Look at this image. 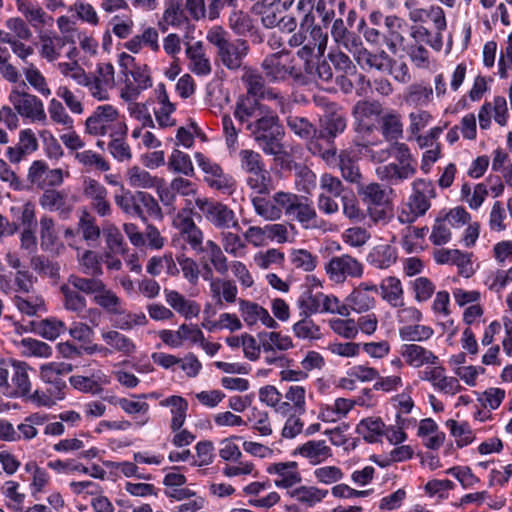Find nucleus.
<instances>
[{
  "instance_id": "obj_1",
  "label": "nucleus",
  "mask_w": 512,
  "mask_h": 512,
  "mask_svg": "<svg viewBox=\"0 0 512 512\" xmlns=\"http://www.w3.org/2000/svg\"><path fill=\"white\" fill-rule=\"evenodd\" d=\"M392 154L397 162H390L376 167L377 177L391 185H398L411 179L417 172V161L411 155L409 147L405 143L397 142L391 145L390 151H382L379 160H383Z\"/></svg>"
},
{
  "instance_id": "obj_2",
  "label": "nucleus",
  "mask_w": 512,
  "mask_h": 512,
  "mask_svg": "<svg viewBox=\"0 0 512 512\" xmlns=\"http://www.w3.org/2000/svg\"><path fill=\"white\" fill-rule=\"evenodd\" d=\"M206 39L216 48L218 59L229 70L239 69L249 52V44L246 40L240 38L232 40L230 34L220 26L209 29Z\"/></svg>"
},
{
  "instance_id": "obj_3",
  "label": "nucleus",
  "mask_w": 512,
  "mask_h": 512,
  "mask_svg": "<svg viewBox=\"0 0 512 512\" xmlns=\"http://www.w3.org/2000/svg\"><path fill=\"white\" fill-rule=\"evenodd\" d=\"M246 130L265 154L277 156L282 153L283 147L279 142L281 125L271 108H267L260 117L249 122Z\"/></svg>"
},
{
  "instance_id": "obj_4",
  "label": "nucleus",
  "mask_w": 512,
  "mask_h": 512,
  "mask_svg": "<svg viewBox=\"0 0 512 512\" xmlns=\"http://www.w3.org/2000/svg\"><path fill=\"white\" fill-rule=\"evenodd\" d=\"M300 315L318 313L338 314L344 317L350 315L349 308L334 295H326L312 286H304L297 301Z\"/></svg>"
},
{
  "instance_id": "obj_5",
  "label": "nucleus",
  "mask_w": 512,
  "mask_h": 512,
  "mask_svg": "<svg viewBox=\"0 0 512 512\" xmlns=\"http://www.w3.org/2000/svg\"><path fill=\"white\" fill-rule=\"evenodd\" d=\"M85 131L94 136H124L125 125L119 119L117 109L110 105H100L85 121Z\"/></svg>"
},
{
  "instance_id": "obj_6",
  "label": "nucleus",
  "mask_w": 512,
  "mask_h": 512,
  "mask_svg": "<svg viewBox=\"0 0 512 512\" xmlns=\"http://www.w3.org/2000/svg\"><path fill=\"white\" fill-rule=\"evenodd\" d=\"M26 83L21 82L19 87H15L9 94V101L16 111L17 115L29 119L34 123H47V114L45 112L43 101L36 95L26 91Z\"/></svg>"
},
{
  "instance_id": "obj_7",
  "label": "nucleus",
  "mask_w": 512,
  "mask_h": 512,
  "mask_svg": "<svg viewBox=\"0 0 512 512\" xmlns=\"http://www.w3.org/2000/svg\"><path fill=\"white\" fill-rule=\"evenodd\" d=\"M261 67L269 82H284L288 78L300 81L302 74L294 65V59L287 51L272 53L264 58Z\"/></svg>"
},
{
  "instance_id": "obj_8",
  "label": "nucleus",
  "mask_w": 512,
  "mask_h": 512,
  "mask_svg": "<svg viewBox=\"0 0 512 512\" xmlns=\"http://www.w3.org/2000/svg\"><path fill=\"white\" fill-rule=\"evenodd\" d=\"M195 205L203 217L217 229H239L235 212L226 204L207 197H197Z\"/></svg>"
},
{
  "instance_id": "obj_9",
  "label": "nucleus",
  "mask_w": 512,
  "mask_h": 512,
  "mask_svg": "<svg viewBox=\"0 0 512 512\" xmlns=\"http://www.w3.org/2000/svg\"><path fill=\"white\" fill-rule=\"evenodd\" d=\"M284 205L285 215L297 221L302 228L314 229L319 226L320 218L310 198L287 192V199Z\"/></svg>"
},
{
  "instance_id": "obj_10",
  "label": "nucleus",
  "mask_w": 512,
  "mask_h": 512,
  "mask_svg": "<svg viewBox=\"0 0 512 512\" xmlns=\"http://www.w3.org/2000/svg\"><path fill=\"white\" fill-rule=\"evenodd\" d=\"M194 157L197 165L205 174L204 181L211 189L226 195H231L235 191V179L230 174L225 173L218 163L200 152H196Z\"/></svg>"
},
{
  "instance_id": "obj_11",
  "label": "nucleus",
  "mask_w": 512,
  "mask_h": 512,
  "mask_svg": "<svg viewBox=\"0 0 512 512\" xmlns=\"http://www.w3.org/2000/svg\"><path fill=\"white\" fill-rule=\"evenodd\" d=\"M325 271L329 279L335 283H343L347 278H360L363 275V264L349 254L333 256L326 264Z\"/></svg>"
},
{
  "instance_id": "obj_12",
  "label": "nucleus",
  "mask_w": 512,
  "mask_h": 512,
  "mask_svg": "<svg viewBox=\"0 0 512 512\" xmlns=\"http://www.w3.org/2000/svg\"><path fill=\"white\" fill-rule=\"evenodd\" d=\"M82 194L89 201L90 208L100 217H110L113 213L107 188L98 180L85 177L82 182Z\"/></svg>"
},
{
  "instance_id": "obj_13",
  "label": "nucleus",
  "mask_w": 512,
  "mask_h": 512,
  "mask_svg": "<svg viewBox=\"0 0 512 512\" xmlns=\"http://www.w3.org/2000/svg\"><path fill=\"white\" fill-rule=\"evenodd\" d=\"M268 195H250V200L255 213L266 221H277L282 218L285 211L287 192L278 191L271 197Z\"/></svg>"
},
{
  "instance_id": "obj_14",
  "label": "nucleus",
  "mask_w": 512,
  "mask_h": 512,
  "mask_svg": "<svg viewBox=\"0 0 512 512\" xmlns=\"http://www.w3.org/2000/svg\"><path fill=\"white\" fill-rule=\"evenodd\" d=\"M114 67L111 63H100L97 65L95 73L91 74L86 87L90 95L98 100L105 101L109 99V90L114 87Z\"/></svg>"
},
{
  "instance_id": "obj_15",
  "label": "nucleus",
  "mask_w": 512,
  "mask_h": 512,
  "mask_svg": "<svg viewBox=\"0 0 512 512\" xmlns=\"http://www.w3.org/2000/svg\"><path fill=\"white\" fill-rule=\"evenodd\" d=\"M206 254V260H201L202 278L211 280L213 272L226 275L229 271L228 258L225 256L221 246L213 240H207L204 248L200 251Z\"/></svg>"
},
{
  "instance_id": "obj_16",
  "label": "nucleus",
  "mask_w": 512,
  "mask_h": 512,
  "mask_svg": "<svg viewBox=\"0 0 512 512\" xmlns=\"http://www.w3.org/2000/svg\"><path fill=\"white\" fill-rule=\"evenodd\" d=\"M73 366L66 362H49L40 366V378L49 389L52 390L58 398H65V390L67 388L64 379L71 371Z\"/></svg>"
},
{
  "instance_id": "obj_17",
  "label": "nucleus",
  "mask_w": 512,
  "mask_h": 512,
  "mask_svg": "<svg viewBox=\"0 0 512 512\" xmlns=\"http://www.w3.org/2000/svg\"><path fill=\"white\" fill-rule=\"evenodd\" d=\"M252 12L261 16L263 25L273 28L284 20V12L295 0H253Z\"/></svg>"
},
{
  "instance_id": "obj_18",
  "label": "nucleus",
  "mask_w": 512,
  "mask_h": 512,
  "mask_svg": "<svg viewBox=\"0 0 512 512\" xmlns=\"http://www.w3.org/2000/svg\"><path fill=\"white\" fill-rule=\"evenodd\" d=\"M384 112L383 105L377 100H360L352 109L358 132H372L375 129L374 121Z\"/></svg>"
},
{
  "instance_id": "obj_19",
  "label": "nucleus",
  "mask_w": 512,
  "mask_h": 512,
  "mask_svg": "<svg viewBox=\"0 0 512 512\" xmlns=\"http://www.w3.org/2000/svg\"><path fill=\"white\" fill-rule=\"evenodd\" d=\"M151 86L152 79L148 67L146 65L133 67L125 76L121 98L125 101H134Z\"/></svg>"
},
{
  "instance_id": "obj_20",
  "label": "nucleus",
  "mask_w": 512,
  "mask_h": 512,
  "mask_svg": "<svg viewBox=\"0 0 512 512\" xmlns=\"http://www.w3.org/2000/svg\"><path fill=\"white\" fill-rule=\"evenodd\" d=\"M27 179L32 186L41 189L60 186L64 180V172L60 168L50 169L43 160H35L28 169Z\"/></svg>"
},
{
  "instance_id": "obj_21",
  "label": "nucleus",
  "mask_w": 512,
  "mask_h": 512,
  "mask_svg": "<svg viewBox=\"0 0 512 512\" xmlns=\"http://www.w3.org/2000/svg\"><path fill=\"white\" fill-rule=\"evenodd\" d=\"M436 191L431 181L418 178L412 183V193L408 198V208L420 217L425 215L431 207V199L435 198Z\"/></svg>"
},
{
  "instance_id": "obj_22",
  "label": "nucleus",
  "mask_w": 512,
  "mask_h": 512,
  "mask_svg": "<svg viewBox=\"0 0 512 512\" xmlns=\"http://www.w3.org/2000/svg\"><path fill=\"white\" fill-rule=\"evenodd\" d=\"M266 472L275 476L274 485L279 489L290 491L302 481L298 464L295 461L272 463L268 465Z\"/></svg>"
},
{
  "instance_id": "obj_23",
  "label": "nucleus",
  "mask_w": 512,
  "mask_h": 512,
  "mask_svg": "<svg viewBox=\"0 0 512 512\" xmlns=\"http://www.w3.org/2000/svg\"><path fill=\"white\" fill-rule=\"evenodd\" d=\"M419 378L430 382L435 390L447 395L453 396L462 389L457 378L445 375V368L440 363L419 372Z\"/></svg>"
},
{
  "instance_id": "obj_24",
  "label": "nucleus",
  "mask_w": 512,
  "mask_h": 512,
  "mask_svg": "<svg viewBox=\"0 0 512 512\" xmlns=\"http://www.w3.org/2000/svg\"><path fill=\"white\" fill-rule=\"evenodd\" d=\"M400 355L405 364L412 368H421L423 366L430 368L439 364V357L432 350L416 343L401 345Z\"/></svg>"
},
{
  "instance_id": "obj_25",
  "label": "nucleus",
  "mask_w": 512,
  "mask_h": 512,
  "mask_svg": "<svg viewBox=\"0 0 512 512\" xmlns=\"http://www.w3.org/2000/svg\"><path fill=\"white\" fill-rule=\"evenodd\" d=\"M271 487L270 481L264 482H251L243 488V494L248 499V504L255 508L270 509L281 500L280 494L276 491H271L265 496L260 494Z\"/></svg>"
},
{
  "instance_id": "obj_26",
  "label": "nucleus",
  "mask_w": 512,
  "mask_h": 512,
  "mask_svg": "<svg viewBox=\"0 0 512 512\" xmlns=\"http://www.w3.org/2000/svg\"><path fill=\"white\" fill-rule=\"evenodd\" d=\"M434 260L437 264L457 266L459 274L466 278L471 277L475 272L471 253L462 252L458 249H438L434 252Z\"/></svg>"
},
{
  "instance_id": "obj_27",
  "label": "nucleus",
  "mask_w": 512,
  "mask_h": 512,
  "mask_svg": "<svg viewBox=\"0 0 512 512\" xmlns=\"http://www.w3.org/2000/svg\"><path fill=\"white\" fill-rule=\"evenodd\" d=\"M239 311L247 326H254L260 321L267 328L278 327V323L269 312L257 303L240 299Z\"/></svg>"
},
{
  "instance_id": "obj_28",
  "label": "nucleus",
  "mask_w": 512,
  "mask_h": 512,
  "mask_svg": "<svg viewBox=\"0 0 512 512\" xmlns=\"http://www.w3.org/2000/svg\"><path fill=\"white\" fill-rule=\"evenodd\" d=\"M16 6L31 27L39 33L43 32L45 27L52 26L53 18L39 5L28 0H16Z\"/></svg>"
},
{
  "instance_id": "obj_29",
  "label": "nucleus",
  "mask_w": 512,
  "mask_h": 512,
  "mask_svg": "<svg viewBox=\"0 0 512 512\" xmlns=\"http://www.w3.org/2000/svg\"><path fill=\"white\" fill-rule=\"evenodd\" d=\"M387 29L386 34L383 36V41L388 50L392 54H396L399 48L404 47L405 38L403 33L406 30L407 23L404 19L395 15L387 16L384 20Z\"/></svg>"
},
{
  "instance_id": "obj_30",
  "label": "nucleus",
  "mask_w": 512,
  "mask_h": 512,
  "mask_svg": "<svg viewBox=\"0 0 512 512\" xmlns=\"http://www.w3.org/2000/svg\"><path fill=\"white\" fill-rule=\"evenodd\" d=\"M164 7L162 19L158 23L162 32H166L170 26L180 28L189 24L183 8V0H165Z\"/></svg>"
},
{
  "instance_id": "obj_31",
  "label": "nucleus",
  "mask_w": 512,
  "mask_h": 512,
  "mask_svg": "<svg viewBox=\"0 0 512 512\" xmlns=\"http://www.w3.org/2000/svg\"><path fill=\"white\" fill-rule=\"evenodd\" d=\"M39 39V56L51 63L61 57L62 50L66 45V38L55 32H40Z\"/></svg>"
},
{
  "instance_id": "obj_32",
  "label": "nucleus",
  "mask_w": 512,
  "mask_h": 512,
  "mask_svg": "<svg viewBox=\"0 0 512 512\" xmlns=\"http://www.w3.org/2000/svg\"><path fill=\"white\" fill-rule=\"evenodd\" d=\"M163 292L165 301L171 307V310L176 311L186 320L197 317L200 314L201 308L196 301L186 299L176 290L165 288Z\"/></svg>"
},
{
  "instance_id": "obj_33",
  "label": "nucleus",
  "mask_w": 512,
  "mask_h": 512,
  "mask_svg": "<svg viewBox=\"0 0 512 512\" xmlns=\"http://www.w3.org/2000/svg\"><path fill=\"white\" fill-rule=\"evenodd\" d=\"M413 23H425L431 20L435 31L441 35L447 28V20L444 10L438 5H430L428 8H414L408 14Z\"/></svg>"
},
{
  "instance_id": "obj_34",
  "label": "nucleus",
  "mask_w": 512,
  "mask_h": 512,
  "mask_svg": "<svg viewBox=\"0 0 512 512\" xmlns=\"http://www.w3.org/2000/svg\"><path fill=\"white\" fill-rule=\"evenodd\" d=\"M186 56L189 60V69L196 75L207 76L211 73L210 59L207 57L204 45L201 41L187 44Z\"/></svg>"
},
{
  "instance_id": "obj_35",
  "label": "nucleus",
  "mask_w": 512,
  "mask_h": 512,
  "mask_svg": "<svg viewBox=\"0 0 512 512\" xmlns=\"http://www.w3.org/2000/svg\"><path fill=\"white\" fill-rule=\"evenodd\" d=\"M328 493L327 489L307 485L298 486L287 492L291 498L304 508L315 507L328 496Z\"/></svg>"
},
{
  "instance_id": "obj_36",
  "label": "nucleus",
  "mask_w": 512,
  "mask_h": 512,
  "mask_svg": "<svg viewBox=\"0 0 512 512\" xmlns=\"http://www.w3.org/2000/svg\"><path fill=\"white\" fill-rule=\"evenodd\" d=\"M295 453L306 458L312 465L323 463L332 457V450L325 440H309L298 446Z\"/></svg>"
},
{
  "instance_id": "obj_37",
  "label": "nucleus",
  "mask_w": 512,
  "mask_h": 512,
  "mask_svg": "<svg viewBox=\"0 0 512 512\" xmlns=\"http://www.w3.org/2000/svg\"><path fill=\"white\" fill-rule=\"evenodd\" d=\"M137 210L134 217L147 221L148 218L162 220L163 213L158 200L150 193L144 191H136Z\"/></svg>"
},
{
  "instance_id": "obj_38",
  "label": "nucleus",
  "mask_w": 512,
  "mask_h": 512,
  "mask_svg": "<svg viewBox=\"0 0 512 512\" xmlns=\"http://www.w3.org/2000/svg\"><path fill=\"white\" fill-rule=\"evenodd\" d=\"M101 338L111 348V353L118 352L125 356H131L136 352L137 347L134 341L116 330H102Z\"/></svg>"
},
{
  "instance_id": "obj_39",
  "label": "nucleus",
  "mask_w": 512,
  "mask_h": 512,
  "mask_svg": "<svg viewBox=\"0 0 512 512\" xmlns=\"http://www.w3.org/2000/svg\"><path fill=\"white\" fill-rule=\"evenodd\" d=\"M93 301L110 315H122L125 312V306L121 298L114 291L108 289L104 282L99 292H96L93 296Z\"/></svg>"
},
{
  "instance_id": "obj_40",
  "label": "nucleus",
  "mask_w": 512,
  "mask_h": 512,
  "mask_svg": "<svg viewBox=\"0 0 512 512\" xmlns=\"http://www.w3.org/2000/svg\"><path fill=\"white\" fill-rule=\"evenodd\" d=\"M366 260L374 268L388 269L397 261V250L389 244H379L370 250Z\"/></svg>"
},
{
  "instance_id": "obj_41",
  "label": "nucleus",
  "mask_w": 512,
  "mask_h": 512,
  "mask_svg": "<svg viewBox=\"0 0 512 512\" xmlns=\"http://www.w3.org/2000/svg\"><path fill=\"white\" fill-rule=\"evenodd\" d=\"M380 294L392 307L404 306V290L399 278L395 276H388L382 279L380 286Z\"/></svg>"
},
{
  "instance_id": "obj_42",
  "label": "nucleus",
  "mask_w": 512,
  "mask_h": 512,
  "mask_svg": "<svg viewBox=\"0 0 512 512\" xmlns=\"http://www.w3.org/2000/svg\"><path fill=\"white\" fill-rule=\"evenodd\" d=\"M161 406L170 407L171 423L170 428L172 431L181 429L186 421L188 402L181 396L173 395L165 398L160 402Z\"/></svg>"
},
{
  "instance_id": "obj_43",
  "label": "nucleus",
  "mask_w": 512,
  "mask_h": 512,
  "mask_svg": "<svg viewBox=\"0 0 512 512\" xmlns=\"http://www.w3.org/2000/svg\"><path fill=\"white\" fill-rule=\"evenodd\" d=\"M69 383L80 392L98 395L103 391L102 384H106L107 380L106 376L101 371H98L91 377L73 375L69 378Z\"/></svg>"
},
{
  "instance_id": "obj_44",
  "label": "nucleus",
  "mask_w": 512,
  "mask_h": 512,
  "mask_svg": "<svg viewBox=\"0 0 512 512\" xmlns=\"http://www.w3.org/2000/svg\"><path fill=\"white\" fill-rule=\"evenodd\" d=\"M380 129L383 137L388 141H396L403 136V123L401 115L396 110L383 112L380 117Z\"/></svg>"
},
{
  "instance_id": "obj_45",
  "label": "nucleus",
  "mask_w": 512,
  "mask_h": 512,
  "mask_svg": "<svg viewBox=\"0 0 512 512\" xmlns=\"http://www.w3.org/2000/svg\"><path fill=\"white\" fill-rule=\"evenodd\" d=\"M246 183L251 190L250 195H270L275 190L272 175L266 168L249 174Z\"/></svg>"
},
{
  "instance_id": "obj_46",
  "label": "nucleus",
  "mask_w": 512,
  "mask_h": 512,
  "mask_svg": "<svg viewBox=\"0 0 512 512\" xmlns=\"http://www.w3.org/2000/svg\"><path fill=\"white\" fill-rule=\"evenodd\" d=\"M49 419L50 415L42 412H35L26 416L16 429L19 440L29 441L34 439L38 435L37 427L46 424Z\"/></svg>"
},
{
  "instance_id": "obj_47",
  "label": "nucleus",
  "mask_w": 512,
  "mask_h": 512,
  "mask_svg": "<svg viewBox=\"0 0 512 512\" xmlns=\"http://www.w3.org/2000/svg\"><path fill=\"white\" fill-rule=\"evenodd\" d=\"M25 471L30 474V493L35 499H38L37 495L44 492L45 488L49 485L50 475L35 461L27 462L25 464Z\"/></svg>"
},
{
  "instance_id": "obj_48",
  "label": "nucleus",
  "mask_w": 512,
  "mask_h": 512,
  "mask_svg": "<svg viewBox=\"0 0 512 512\" xmlns=\"http://www.w3.org/2000/svg\"><path fill=\"white\" fill-rule=\"evenodd\" d=\"M126 180L130 187L139 189H153L163 178L151 175L147 170L132 166L126 172Z\"/></svg>"
},
{
  "instance_id": "obj_49",
  "label": "nucleus",
  "mask_w": 512,
  "mask_h": 512,
  "mask_svg": "<svg viewBox=\"0 0 512 512\" xmlns=\"http://www.w3.org/2000/svg\"><path fill=\"white\" fill-rule=\"evenodd\" d=\"M77 261L83 274L89 276H101L103 274L102 256L98 252L77 248Z\"/></svg>"
},
{
  "instance_id": "obj_50",
  "label": "nucleus",
  "mask_w": 512,
  "mask_h": 512,
  "mask_svg": "<svg viewBox=\"0 0 512 512\" xmlns=\"http://www.w3.org/2000/svg\"><path fill=\"white\" fill-rule=\"evenodd\" d=\"M269 108L267 105L260 104L257 100H242L237 102L234 110L235 118L245 126L260 117L264 111Z\"/></svg>"
},
{
  "instance_id": "obj_51",
  "label": "nucleus",
  "mask_w": 512,
  "mask_h": 512,
  "mask_svg": "<svg viewBox=\"0 0 512 512\" xmlns=\"http://www.w3.org/2000/svg\"><path fill=\"white\" fill-rule=\"evenodd\" d=\"M423 23H414L409 29L410 37L414 40V44L425 43L436 51H440L443 46V35L439 32L433 34Z\"/></svg>"
},
{
  "instance_id": "obj_52",
  "label": "nucleus",
  "mask_w": 512,
  "mask_h": 512,
  "mask_svg": "<svg viewBox=\"0 0 512 512\" xmlns=\"http://www.w3.org/2000/svg\"><path fill=\"white\" fill-rule=\"evenodd\" d=\"M311 37L312 42H308L297 52V55L307 64L315 54V50H317V56H322L324 54L328 40L327 34L323 33L321 28H313L311 31Z\"/></svg>"
},
{
  "instance_id": "obj_53",
  "label": "nucleus",
  "mask_w": 512,
  "mask_h": 512,
  "mask_svg": "<svg viewBox=\"0 0 512 512\" xmlns=\"http://www.w3.org/2000/svg\"><path fill=\"white\" fill-rule=\"evenodd\" d=\"M60 292L63 296L64 308L75 313L77 316H81L87 307L86 298L67 283L60 286Z\"/></svg>"
},
{
  "instance_id": "obj_54",
  "label": "nucleus",
  "mask_w": 512,
  "mask_h": 512,
  "mask_svg": "<svg viewBox=\"0 0 512 512\" xmlns=\"http://www.w3.org/2000/svg\"><path fill=\"white\" fill-rule=\"evenodd\" d=\"M263 352L287 351L294 347L290 336L280 332H264L259 334Z\"/></svg>"
},
{
  "instance_id": "obj_55",
  "label": "nucleus",
  "mask_w": 512,
  "mask_h": 512,
  "mask_svg": "<svg viewBox=\"0 0 512 512\" xmlns=\"http://www.w3.org/2000/svg\"><path fill=\"white\" fill-rule=\"evenodd\" d=\"M165 269L167 275L176 277L179 275V268L171 253L162 256H153L148 260L146 271L151 276H158Z\"/></svg>"
},
{
  "instance_id": "obj_56",
  "label": "nucleus",
  "mask_w": 512,
  "mask_h": 512,
  "mask_svg": "<svg viewBox=\"0 0 512 512\" xmlns=\"http://www.w3.org/2000/svg\"><path fill=\"white\" fill-rule=\"evenodd\" d=\"M145 394L133 395L132 399L122 398L119 400V407L128 415H140L142 417L141 421L136 422L137 425L143 426L149 421L148 411L150 406L145 401L135 400V399H145Z\"/></svg>"
},
{
  "instance_id": "obj_57",
  "label": "nucleus",
  "mask_w": 512,
  "mask_h": 512,
  "mask_svg": "<svg viewBox=\"0 0 512 512\" xmlns=\"http://www.w3.org/2000/svg\"><path fill=\"white\" fill-rule=\"evenodd\" d=\"M48 115L53 125L61 127V130L74 128V119L66 111L61 101L52 98L48 103Z\"/></svg>"
},
{
  "instance_id": "obj_58",
  "label": "nucleus",
  "mask_w": 512,
  "mask_h": 512,
  "mask_svg": "<svg viewBox=\"0 0 512 512\" xmlns=\"http://www.w3.org/2000/svg\"><path fill=\"white\" fill-rule=\"evenodd\" d=\"M303 318L294 323L292 331L295 337L301 340H319L322 337L321 329L313 319L311 315H302Z\"/></svg>"
},
{
  "instance_id": "obj_59",
  "label": "nucleus",
  "mask_w": 512,
  "mask_h": 512,
  "mask_svg": "<svg viewBox=\"0 0 512 512\" xmlns=\"http://www.w3.org/2000/svg\"><path fill=\"white\" fill-rule=\"evenodd\" d=\"M445 425L459 448L465 447L474 441V432L467 422L449 419Z\"/></svg>"
},
{
  "instance_id": "obj_60",
  "label": "nucleus",
  "mask_w": 512,
  "mask_h": 512,
  "mask_svg": "<svg viewBox=\"0 0 512 512\" xmlns=\"http://www.w3.org/2000/svg\"><path fill=\"white\" fill-rule=\"evenodd\" d=\"M433 335L432 327L418 323L407 324L399 328V337L406 342H425Z\"/></svg>"
},
{
  "instance_id": "obj_61",
  "label": "nucleus",
  "mask_w": 512,
  "mask_h": 512,
  "mask_svg": "<svg viewBox=\"0 0 512 512\" xmlns=\"http://www.w3.org/2000/svg\"><path fill=\"white\" fill-rule=\"evenodd\" d=\"M40 246L44 251H51L57 243L58 235L54 219L43 215L39 221Z\"/></svg>"
},
{
  "instance_id": "obj_62",
  "label": "nucleus",
  "mask_w": 512,
  "mask_h": 512,
  "mask_svg": "<svg viewBox=\"0 0 512 512\" xmlns=\"http://www.w3.org/2000/svg\"><path fill=\"white\" fill-rule=\"evenodd\" d=\"M433 98V89L430 86L415 83L410 85L404 94V101L412 106H425Z\"/></svg>"
},
{
  "instance_id": "obj_63",
  "label": "nucleus",
  "mask_w": 512,
  "mask_h": 512,
  "mask_svg": "<svg viewBox=\"0 0 512 512\" xmlns=\"http://www.w3.org/2000/svg\"><path fill=\"white\" fill-rule=\"evenodd\" d=\"M345 304L349 310L361 313L370 310L375 306V298L372 294L364 291L363 287H356L346 299Z\"/></svg>"
},
{
  "instance_id": "obj_64",
  "label": "nucleus",
  "mask_w": 512,
  "mask_h": 512,
  "mask_svg": "<svg viewBox=\"0 0 512 512\" xmlns=\"http://www.w3.org/2000/svg\"><path fill=\"white\" fill-rule=\"evenodd\" d=\"M23 74L28 84L39 94L44 97L51 95V89L48 86V82L39 68L30 63L23 68Z\"/></svg>"
}]
</instances>
